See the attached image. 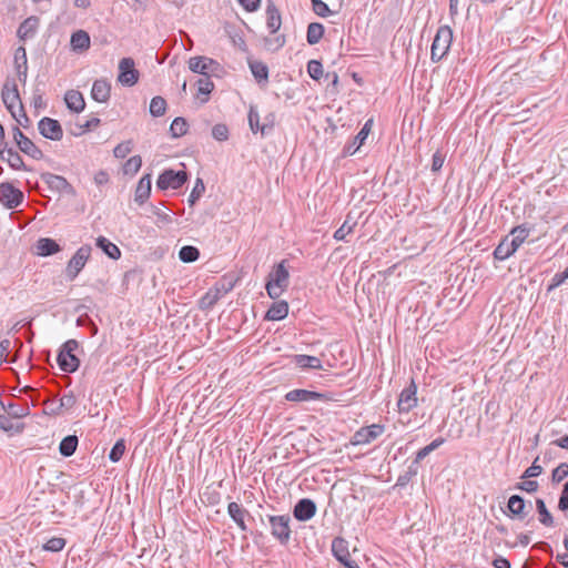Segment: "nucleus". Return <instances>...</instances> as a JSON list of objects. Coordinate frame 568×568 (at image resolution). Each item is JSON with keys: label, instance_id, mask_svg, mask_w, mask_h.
<instances>
[{"label": "nucleus", "instance_id": "f257e3e1", "mask_svg": "<svg viewBox=\"0 0 568 568\" xmlns=\"http://www.w3.org/2000/svg\"><path fill=\"white\" fill-rule=\"evenodd\" d=\"M288 285L290 272L287 260H282L280 263L275 264L270 272L265 283V290L272 300H277L283 292L287 290Z\"/></svg>", "mask_w": 568, "mask_h": 568}, {"label": "nucleus", "instance_id": "f03ea898", "mask_svg": "<svg viewBox=\"0 0 568 568\" xmlns=\"http://www.w3.org/2000/svg\"><path fill=\"white\" fill-rule=\"evenodd\" d=\"M2 102L11 115L23 126L29 123V118L23 109L17 84L6 82L1 92Z\"/></svg>", "mask_w": 568, "mask_h": 568}, {"label": "nucleus", "instance_id": "7ed1b4c3", "mask_svg": "<svg viewBox=\"0 0 568 568\" xmlns=\"http://www.w3.org/2000/svg\"><path fill=\"white\" fill-rule=\"evenodd\" d=\"M78 347L79 343L75 339H68L62 344L57 355V363L61 371L74 373L79 368L80 359L74 354Z\"/></svg>", "mask_w": 568, "mask_h": 568}, {"label": "nucleus", "instance_id": "20e7f679", "mask_svg": "<svg viewBox=\"0 0 568 568\" xmlns=\"http://www.w3.org/2000/svg\"><path fill=\"white\" fill-rule=\"evenodd\" d=\"M416 393L417 387L412 381L410 384L399 394L397 407L400 417L398 418L397 424H400L402 426L409 425L412 419L407 416V414L417 405Z\"/></svg>", "mask_w": 568, "mask_h": 568}, {"label": "nucleus", "instance_id": "39448f33", "mask_svg": "<svg viewBox=\"0 0 568 568\" xmlns=\"http://www.w3.org/2000/svg\"><path fill=\"white\" fill-rule=\"evenodd\" d=\"M452 41L453 30L448 26L439 27L430 50V59L433 62L440 61L448 53Z\"/></svg>", "mask_w": 568, "mask_h": 568}, {"label": "nucleus", "instance_id": "423d86ee", "mask_svg": "<svg viewBox=\"0 0 568 568\" xmlns=\"http://www.w3.org/2000/svg\"><path fill=\"white\" fill-rule=\"evenodd\" d=\"M187 179L189 174L185 170L165 169L156 180V187L162 191L179 190L186 183Z\"/></svg>", "mask_w": 568, "mask_h": 568}, {"label": "nucleus", "instance_id": "0eeeda50", "mask_svg": "<svg viewBox=\"0 0 568 568\" xmlns=\"http://www.w3.org/2000/svg\"><path fill=\"white\" fill-rule=\"evenodd\" d=\"M271 535L281 544L287 545L291 539V518L288 515H270L267 516Z\"/></svg>", "mask_w": 568, "mask_h": 568}, {"label": "nucleus", "instance_id": "6e6552de", "mask_svg": "<svg viewBox=\"0 0 568 568\" xmlns=\"http://www.w3.org/2000/svg\"><path fill=\"white\" fill-rule=\"evenodd\" d=\"M91 246L85 244L82 245L77 250V252L73 254V256L68 262L67 268H65V276L68 280L73 281L77 278L79 273L83 270L88 260L91 255Z\"/></svg>", "mask_w": 568, "mask_h": 568}, {"label": "nucleus", "instance_id": "1a4fd4ad", "mask_svg": "<svg viewBox=\"0 0 568 568\" xmlns=\"http://www.w3.org/2000/svg\"><path fill=\"white\" fill-rule=\"evenodd\" d=\"M40 179L47 184L50 191L57 192L61 195L75 196V189L68 182V180L51 172H43Z\"/></svg>", "mask_w": 568, "mask_h": 568}, {"label": "nucleus", "instance_id": "9d476101", "mask_svg": "<svg viewBox=\"0 0 568 568\" xmlns=\"http://www.w3.org/2000/svg\"><path fill=\"white\" fill-rule=\"evenodd\" d=\"M23 200V192L16 187L11 182H2L0 184V202L6 209H16L22 204Z\"/></svg>", "mask_w": 568, "mask_h": 568}, {"label": "nucleus", "instance_id": "9b49d317", "mask_svg": "<svg viewBox=\"0 0 568 568\" xmlns=\"http://www.w3.org/2000/svg\"><path fill=\"white\" fill-rule=\"evenodd\" d=\"M13 140L19 150L34 160H41L43 152L18 126L12 129Z\"/></svg>", "mask_w": 568, "mask_h": 568}, {"label": "nucleus", "instance_id": "f8f14e48", "mask_svg": "<svg viewBox=\"0 0 568 568\" xmlns=\"http://www.w3.org/2000/svg\"><path fill=\"white\" fill-rule=\"evenodd\" d=\"M332 554L345 568H359L358 564L351 558L348 542L342 537H335L332 541Z\"/></svg>", "mask_w": 568, "mask_h": 568}, {"label": "nucleus", "instance_id": "ddd939ff", "mask_svg": "<svg viewBox=\"0 0 568 568\" xmlns=\"http://www.w3.org/2000/svg\"><path fill=\"white\" fill-rule=\"evenodd\" d=\"M118 81L125 87H132L139 81V71L132 58H123L119 62Z\"/></svg>", "mask_w": 568, "mask_h": 568}, {"label": "nucleus", "instance_id": "4468645a", "mask_svg": "<svg viewBox=\"0 0 568 568\" xmlns=\"http://www.w3.org/2000/svg\"><path fill=\"white\" fill-rule=\"evenodd\" d=\"M40 134L52 141H60L63 138V129L55 119L44 116L38 123Z\"/></svg>", "mask_w": 568, "mask_h": 568}, {"label": "nucleus", "instance_id": "2eb2a0df", "mask_svg": "<svg viewBox=\"0 0 568 568\" xmlns=\"http://www.w3.org/2000/svg\"><path fill=\"white\" fill-rule=\"evenodd\" d=\"M373 125V120L368 119L361 131L353 138L351 142H347L343 148V155L348 156L356 153L359 148L365 143Z\"/></svg>", "mask_w": 568, "mask_h": 568}, {"label": "nucleus", "instance_id": "dca6fc26", "mask_svg": "<svg viewBox=\"0 0 568 568\" xmlns=\"http://www.w3.org/2000/svg\"><path fill=\"white\" fill-rule=\"evenodd\" d=\"M317 507L313 499L302 498L293 507V516L298 521H308L316 514Z\"/></svg>", "mask_w": 568, "mask_h": 568}, {"label": "nucleus", "instance_id": "f3484780", "mask_svg": "<svg viewBox=\"0 0 568 568\" xmlns=\"http://www.w3.org/2000/svg\"><path fill=\"white\" fill-rule=\"evenodd\" d=\"M0 161L8 163L12 170H29L19 152L8 143L0 144Z\"/></svg>", "mask_w": 568, "mask_h": 568}, {"label": "nucleus", "instance_id": "a211bd4d", "mask_svg": "<svg viewBox=\"0 0 568 568\" xmlns=\"http://www.w3.org/2000/svg\"><path fill=\"white\" fill-rule=\"evenodd\" d=\"M219 63L207 57H193L189 60V68L192 72L209 77L210 71H214Z\"/></svg>", "mask_w": 568, "mask_h": 568}, {"label": "nucleus", "instance_id": "6ab92c4d", "mask_svg": "<svg viewBox=\"0 0 568 568\" xmlns=\"http://www.w3.org/2000/svg\"><path fill=\"white\" fill-rule=\"evenodd\" d=\"M384 430V427L377 424H373L368 427L361 428L353 436L354 445H364L376 439Z\"/></svg>", "mask_w": 568, "mask_h": 568}, {"label": "nucleus", "instance_id": "aec40b11", "mask_svg": "<svg viewBox=\"0 0 568 568\" xmlns=\"http://www.w3.org/2000/svg\"><path fill=\"white\" fill-rule=\"evenodd\" d=\"M327 397L323 393L308 389H292L285 394V399L288 402H313L325 400Z\"/></svg>", "mask_w": 568, "mask_h": 568}, {"label": "nucleus", "instance_id": "412c9836", "mask_svg": "<svg viewBox=\"0 0 568 568\" xmlns=\"http://www.w3.org/2000/svg\"><path fill=\"white\" fill-rule=\"evenodd\" d=\"M152 179L151 174H144L138 182L134 191V202L138 205H143L151 195Z\"/></svg>", "mask_w": 568, "mask_h": 568}, {"label": "nucleus", "instance_id": "4be33fe9", "mask_svg": "<svg viewBox=\"0 0 568 568\" xmlns=\"http://www.w3.org/2000/svg\"><path fill=\"white\" fill-rule=\"evenodd\" d=\"M111 94V84L105 79H97L91 89V98L99 103H106Z\"/></svg>", "mask_w": 568, "mask_h": 568}, {"label": "nucleus", "instance_id": "5701e85b", "mask_svg": "<svg viewBox=\"0 0 568 568\" xmlns=\"http://www.w3.org/2000/svg\"><path fill=\"white\" fill-rule=\"evenodd\" d=\"M248 125L253 133L261 132V134L267 135L274 128V123H260V114L256 106L251 105L248 110Z\"/></svg>", "mask_w": 568, "mask_h": 568}, {"label": "nucleus", "instance_id": "b1692460", "mask_svg": "<svg viewBox=\"0 0 568 568\" xmlns=\"http://www.w3.org/2000/svg\"><path fill=\"white\" fill-rule=\"evenodd\" d=\"M227 514L242 531H247L245 518L251 516L241 504L235 501L230 503L227 506Z\"/></svg>", "mask_w": 568, "mask_h": 568}, {"label": "nucleus", "instance_id": "393cba45", "mask_svg": "<svg viewBox=\"0 0 568 568\" xmlns=\"http://www.w3.org/2000/svg\"><path fill=\"white\" fill-rule=\"evenodd\" d=\"M265 13L267 29L270 30V33L275 34L282 26V18L273 1L268 0Z\"/></svg>", "mask_w": 568, "mask_h": 568}, {"label": "nucleus", "instance_id": "a878e982", "mask_svg": "<svg viewBox=\"0 0 568 568\" xmlns=\"http://www.w3.org/2000/svg\"><path fill=\"white\" fill-rule=\"evenodd\" d=\"M67 108L74 113H80L85 108V101L82 93L78 90H68L64 94Z\"/></svg>", "mask_w": 568, "mask_h": 568}, {"label": "nucleus", "instance_id": "bb28decb", "mask_svg": "<svg viewBox=\"0 0 568 568\" xmlns=\"http://www.w3.org/2000/svg\"><path fill=\"white\" fill-rule=\"evenodd\" d=\"M39 18L36 16H31L21 22L17 31L19 39L26 41L33 38L39 28Z\"/></svg>", "mask_w": 568, "mask_h": 568}, {"label": "nucleus", "instance_id": "cd10ccee", "mask_svg": "<svg viewBox=\"0 0 568 568\" xmlns=\"http://www.w3.org/2000/svg\"><path fill=\"white\" fill-rule=\"evenodd\" d=\"M292 363L302 369H322V362L316 356L296 354L292 356Z\"/></svg>", "mask_w": 568, "mask_h": 568}, {"label": "nucleus", "instance_id": "c85d7f7f", "mask_svg": "<svg viewBox=\"0 0 568 568\" xmlns=\"http://www.w3.org/2000/svg\"><path fill=\"white\" fill-rule=\"evenodd\" d=\"M288 315V303L284 300L274 302L267 310L264 318L267 321H282Z\"/></svg>", "mask_w": 568, "mask_h": 568}, {"label": "nucleus", "instance_id": "c756f323", "mask_svg": "<svg viewBox=\"0 0 568 568\" xmlns=\"http://www.w3.org/2000/svg\"><path fill=\"white\" fill-rule=\"evenodd\" d=\"M90 36L84 30H78L71 34L70 44L73 51L83 52L90 48Z\"/></svg>", "mask_w": 568, "mask_h": 568}, {"label": "nucleus", "instance_id": "7c9ffc66", "mask_svg": "<svg viewBox=\"0 0 568 568\" xmlns=\"http://www.w3.org/2000/svg\"><path fill=\"white\" fill-rule=\"evenodd\" d=\"M248 67L254 79L260 85L265 84L268 81V67L264 62L252 60L248 61Z\"/></svg>", "mask_w": 568, "mask_h": 568}, {"label": "nucleus", "instance_id": "2f4dec72", "mask_svg": "<svg viewBox=\"0 0 568 568\" xmlns=\"http://www.w3.org/2000/svg\"><path fill=\"white\" fill-rule=\"evenodd\" d=\"M61 251L60 245L57 243V241L49 239V237H42L38 240L37 242V253L40 256H50Z\"/></svg>", "mask_w": 568, "mask_h": 568}, {"label": "nucleus", "instance_id": "473e14b6", "mask_svg": "<svg viewBox=\"0 0 568 568\" xmlns=\"http://www.w3.org/2000/svg\"><path fill=\"white\" fill-rule=\"evenodd\" d=\"M97 247H99L108 257L112 260H119L121 257V251L111 241L104 236H99L95 241Z\"/></svg>", "mask_w": 568, "mask_h": 568}, {"label": "nucleus", "instance_id": "72a5a7b5", "mask_svg": "<svg viewBox=\"0 0 568 568\" xmlns=\"http://www.w3.org/2000/svg\"><path fill=\"white\" fill-rule=\"evenodd\" d=\"M507 508L513 517H517L523 519L527 513L525 510L526 503L524 498L519 495H513L508 499Z\"/></svg>", "mask_w": 568, "mask_h": 568}, {"label": "nucleus", "instance_id": "f704fd0d", "mask_svg": "<svg viewBox=\"0 0 568 568\" xmlns=\"http://www.w3.org/2000/svg\"><path fill=\"white\" fill-rule=\"evenodd\" d=\"M530 227H528L526 224H521L518 226H515L510 231L511 240L509 242L514 246V248L517 251L519 246L526 241V239L529 236Z\"/></svg>", "mask_w": 568, "mask_h": 568}, {"label": "nucleus", "instance_id": "c9c22d12", "mask_svg": "<svg viewBox=\"0 0 568 568\" xmlns=\"http://www.w3.org/2000/svg\"><path fill=\"white\" fill-rule=\"evenodd\" d=\"M2 407L7 412V415L14 419H20L30 414V408L27 404H18V403H9L8 405H4L3 403Z\"/></svg>", "mask_w": 568, "mask_h": 568}, {"label": "nucleus", "instance_id": "e433bc0d", "mask_svg": "<svg viewBox=\"0 0 568 568\" xmlns=\"http://www.w3.org/2000/svg\"><path fill=\"white\" fill-rule=\"evenodd\" d=\"M325 28L320 22H311L307 26L306 41L308 44L314 45L321 41L324 36Z\"/></svg>", "mask_w": 568, "mask_h": 568}, {"label": "nucleus", "instance_id": "4c0bfd02", "mask_svg": "<svg viewBox=\"0 0 568 568\" xmlns=\"http://www.w3.org/2000/svg\"><path fill=\"white\" fill-rule=\"evenodd\" d=\"M516 250L509 242V236H506L500 241V243L494 250V257L499 261H505L509 256H511Z\"/></svg>", "mask_w": 568, "mask_h": 568}, {"label": "nucleus", "instance_id": "58836bf2", "mask_svg": "<svg viewBox=\"0 0 568 568\" xmlns=\"http://www.w3.org/2000/svg\"><path fill=\"white\" fill-rule=\"evenodd\" d=\"M78 444L79 439L75 435H68L60 442L59 453L63 457H70L75 453Z\"/></svg>", "mask_w": 568, "mask_h": 568}, {"label": "nucleus", "instance_id": "ea45409f", "mask_svg": "<svg viewBox=\"0 0 568 568\" xmlns=\"http://www.w3.org/2000/svg\"><path fill=\"white\" fill-rule=\"evenodd\" d=\"M536 509L539 515L538 520L545 527H554L555 520L550 511L548 510L545 501L540 498L536 499Z\"/></svg>", "mask_w": 568, "mask_h": 568}, {"label": "nucleus", "instance_id": "a19ab883", "mask_svg": "<svg viewBox=\"0 0 568 568\" xmlns=\"http://www.w3.org/2000/svg\"><path fill=\"white\" fill-rule=\"evenodd\" d=\"M356 226V221H353L349 215L346 216L344 223L334 232L333 237L336 241H346V236L353 232Z\"/></svg>", "mask_w": 568, "mask_h": 568}, {"label": "nucleus", "instance_id": "79ce46f5", "mask_svg": "<svg viewBox=\"0 0 568 568\" xmlns=\"http://www.w3.org/2000/svg\"><path fill=\"white\" fill-rule=\"evenodd\" d=\"M200 257V250L193 245H184L179 251V258L183 263H193Z\"/></svg>", "mask_w": 568, "mask_h": 568}, {"label": "nucleus", "instance_id": "37998d69", "mask_svg": "<svg viewBox=\"0 0 568 568\" xmlns=\"http://www.w3.org/2000/svg\"><path fill=\"white\" fill-rule=\"evenodd\" d=\"M221 298L220 290L212 291L210 290L206 292L199 301V307L201 310H210L212 308L217 301Z\"/></svg>", "mask_w": 568, "mask_h": 568}, {"label": "nucleus", "instance_id": "c03bdc74", "mask_svg": "<svg viewBox=\"0 0 568 568\" xmlns=\"http://www.w3.org/2000/svg\"><path fill=\"white\" fill-rule=\"evenodd\" d=\"M189 124L184 118L178 116L175 118L171 125L170 132L172 138H181L187 132Z\"/></svg>", "mask_w": 568, "mask_h": 568}, {"label": "nucleus", "instance_id": "a18cd8bd", "mask_svg": "<svg viewBox=\"0 0 568 568\" xmlns=\"http://www.w3.org/2000/svg\"><path fill=\"white\" fill-rule=\"evenodd\" d=\"M166 101L162 97H154L150 102V114L154 118H159L165 114Z\"/></svg>", "mask_w": 568, "mask_h": 568}, {"label": "nucleus", "instance_id": "49530a36", "mask_svg": "<svg viewBox=\"0 0 568 568\" xmlns=\"http://www.w3.org/2000/svg\"><path fill=\"white\" fill-rule=\"evenodd\" d=\"M14 418L10 417L7 414L0 415V429L8 433H20L23 429L22 425H19L13 422Z\"/></svg>", "mask_w": 568, "mask_h": 568}, {"label": "nucleus", "instance_id": "de8ad7c7", "mask_svg": "<svg viewBox=\"0 0 568 568\" xmlns=\"http://www.w3.org/2000/svg\"><path fill=\"white\" fill-rule=\"evenodd\" d=\"M205 192V185L202 179L197 178L195 184L189 195L187 202L190 206H193Z\"/></svg>", "mask_w": 568, "mask_h": 568}, {"label": "nucleus", "instance_id": "09e8293b", "mask_svg": "<svg viewBox=\"0 0 568 568\" xmlns=\"http://www.w3.org/2000/svg\"><path fill=\"white\" fill-rule=\"evenodd\" d=\"M67 540L62 537H52L43 546L42 549L50 552L61 551L65 547Z\"/></svg>", "mask_w": 568, "mask_h": 568}, {"label": "nucleus", "instance_id": "8fccbe9b", "mask_svg": "<svg viewBox=\"0 0 568 568\" xmlns=\"http://www.w3.org/2000/svg\"><path fill=\"white\" fill-rule=\"evenodd\" d=\"M124 452H125V442H124V439H119L112 446V448L109 453V459L112 463H118L124 455Z\"/></svg>", "mask_w": 568, "mask_h": 568}, {"label": "nucleus", "instance_id": "3c124183", "mask_svg": "<svg viewBox=\"0 0 568 568\" xmlns=\"http://www.w3.org/2000/svg\"><path fill=\"white\" fill-rule=\"evenodd\" d=\"M286 43V38L284 34H277L273 38L265 39V47L270 51H277L283 48Z\"/></svg>", "mask_w": 568, "mask_h": 568}, {"label": "nucleus", "instance_id": "603ef678", "mask_svg": "<svg viewBox=\"0 0 568 568\" xmlns=\"http://www.w3.org/2000/svg\"><path fill=\"white\" fill-rule=\"evenodd\" d=\"M307 73L313 79L318 81L323 77V65L318 60H310L307 63Z\"/></svg>", "mask_w": 568, "mask_h": 568}, {"label": "nucleus", "instance_id": "864d4df0", "mask_svg": "<svg viewBox=\"0 0 568 568\" xmlns=\"http://www.w3.org/2000/svg\"><path fill=\"white\" fill-rule=\"evenodd\" d=\"M133 149V142L131 140L119 143L113 149V154L118 159H124Z\"/></svg>", "mask_w": 568, "mask_h": 568}, {"label": "nucleus", "instance_id": "5fc2aeb1", "mask_svg": "<svg viewBox=\"0 0 568 568\" xmlns=\"http://www.w3.org/2000/svg\"><path fill=\"white\" fill-rule=\"evenodd\" d=\"M141 165H142L141 156L134 155L125 162V164L123 166L124 173L125 174H135L140 170Z\"/></svg>", "mask_w": 568, "mask_h": 568}, {"label": "nucleus", "instance_id": "6e6d98bb", "mask_svg": "<svg viewBox=\"0 0 568 568\" xmlns=\"http://www.w3.org/2000/svg\"><path fill=\"white\" fill-rule=\"evenodd\" d=\"M212 136L217 141H226L229 139V128L222 123L215 124L212 128Z\"/></svg>", "mask_w": 568, "mask_h": 568}, {"label": "nucleus", "instance_id": "4d7b16f0", "mask_svg": "<svg viewBox=\"0 0 568 568\" xmlns=\"http://www.w3.org/2000/svg\"><path fill=\"white\" fill-rule=\"evenodd\" d=\"M196 84H197V91L201 94L207 95L214 89V83L211 81V79L209 77L200 78L196 81Z\"/></svg>", "mask_w": 568, "mask_h": 568}, {"label": "nucleus", "instance_id": "13d9d810", "mask_svg": "<svg viewBox=\"0 0 568 568\" xmlns=\"http://www.w3.org/2000/svg\"><path fill=\"white\" fill-rule=\"evenodd\" d=\"M538 460L539 458L536 457L531 466L524 471V474L521 475L523 479L534 478L542 473V467L538 465Z\"/></svg>", "mask_w": 568, "mask_h": 568}, {"label": "nucleus", "instance_id": "bf43d9fd", "mask_svg": "<svg viewBox=\"0 0 568 568\" xmlns=\"http://www.w3.org/2000/svg\"><path fill=\"white\" fill-rule=\"evenodd\" d=\"M13 60L16 69H18L19 67L28 65L27 51L24 47H19L16 49Z\"/></svg>", "mask_w": 568, "mask_h": 568}, {"label": "nucleus", "instance_id": "052dcab7", "mask_svg": "<svg viewBox=\"0 0 568 568\" xmlns=\"http://www.w3.org/2000/svg\"><path fill=\"white\" fill-rule=\"evenodd\" d=\"M568 476V464L561 463L552 470L551 479L554 483H559Z\"/></svg>", "mask_w": 568, "mask_h": 568}, {"label": "nucleus", "instance_id": "680f3d73", "mask_svg": "<svg viewBox=\"0 0 568 568\" xmlns=\"http://www.w3.org/2000/svg\"><path fill=\"white\" fill-rule=\"evenodd\" d=\"M150 209L152 214L156 216L159 222L163 224H171L173 222L172 217L168 213L162 211L159 206L151 204Z\"/></svg>", "mask_w": 568, "mask_h": 568}, {"label": "nucleus", "instance_id": "e2e57ef3", "mask_svg": "<svg viewBox=\"0 0 568 568\" xmlns=\"http://www.w3.org/2000/svg\"><path fill=\"white\" fill-rule=\"evenodd\" d=\"M539 485L536 480H524L521 483H518L515 488L516 489H519V490H523V491H526V493H535L537 491Z\"/></svg>", "mask_w": 568, "mask_h": 568}, {"label": "nucleus", "instance_id": "0e129e2a", "mask_svg": "<svg viewBox=\"0 0 568 568\" xmlns=\"http://www.w3.org/2000/svg\"><path fill=\"white\" fill-rule=\"evenodd\" d=\"M445 155L440 151H436L432 159V172L437 173L444 165Z\"/></svg>", "mask_w": 568, "mask_h": 568}, {"label": "nucleus", "instance_id": "69168bd1", "mask_svg": "<svg viewBox=\"0 0 568 568\" xmlns=\"http://www.w3.org/2000/svg\"><path fill=\"white\" fill-rule=\"evenodd\" d=\"M312 9L315 12V14H317V16H320L322 18H326V17H328L332 13V11H331L329 7L327 6V3H325L322 0L316 2V4L312 7Z\"/></svg>", "mask_w": 568, "mask_h": 568}, {"label": "nucleus", "instance_id": "338daca9", "mask_svg": "<svg viewBox=\"0 0 568 568\" xmlns=\"http://www.w3.org/2000/svg\"><path fill=\"white\" fill-rule=\"evenodd\" d=\"M414 475H416V470L412 469V467H409L408 470H406L404 474L398 476L395 486L396 487H404V486H406L410 481V479H412V477Z\"/></svg>", "mask_w": 568, "mask_h": 568}, {"label": "nucleus", "instance_id": "774afa93", "mask_svg": "<svg viewBox=\"0 0 568 568\" xmlns=\"http://www.w3.org/2000/svg\"><path fill=\"white\" fill-rule=\"evenodd\" d=\"M558 508L561 511L568 510V481L564 485V488L561 490L558 501Z\"/></svg>", "mask_w": 568, "mask_h": 568}]
</instances>
